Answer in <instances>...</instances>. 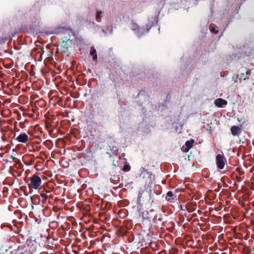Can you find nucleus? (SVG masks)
Here are the masks:
<instances>
[{
    "label": "nucleus",
    "instance_id": "f257e3e1",
    "mask_svg": "<svg viewBox=\"0 0 254 254\" xmlns=\"http://www.w3.org/2000/svg\"><path fill=\"white\" fill-rule=\"evenodd\" d=\"M42 184V180L40 177L36 175L32 176L30 179L28 187L30 189L38 190Z\"/></svg>",
    "mask_w": 254,
    "mask_h": 254
},
{
    "label": "nucleus",
    "instance_id": "f03ea898",
    "mask_svg": "<svg viewBox=\"0 0 254 254\" xmlns=\"http://www.w3.org/2000/svg\"><path fill=\"white\" fill-rule=\"evenodd\" d=\"M130 28L132 30V31H134V33L137 35V36L139 37L147 33L148 31V29L145 30L143 28L139 27L136 24L133 22L131 23Z\"/></svg>",
    "mask_w": 254,
    "mask_h": 254
},
{
    "label": "nucleus",
    "instance_id": "7ed1b4c3",
    "mask_svg": "<svg viewBox=\"0 0 254 254\" xmlns=\"http://www.w3.org/2000/svg\"><path fill=\"white\" fill-rule=\"evenodd\" d=\"M226 162V159L224 155L220 154L216 155V164L217 168L219 169H220V170L223 169L224 168Z\"/></svg>",
    "mask_w": 254,
    "mask_h": 254
},
{
    "label": "nucleus",
    "instance_id": "20e7f679",
    "mask_svg": "<svg viewBox=\"0 0 254 254\" xmlns=\"http://www.w3.org/2000/svg\"><path fill=\"white\" fill-rule=\"evenodd\" d=\"M16 140L21 143H26L28 140V136L25 133L19 134L16 138Z\"/></svg>",
    "mask_w": 254,
    "mask_h": 254
},
{
    "label": "nucleus",
    "instance_id": "39448f33",
    "mask_svg": "<svg viewBox=\"0 0 254 254\" xmlns=\"http://www.w3.org/2000/svg\"><path fill=\"white\" fill-rule=\"evenodd\" d=\"M214 104L218 107H222L223 105L227 104V101L222 98H218L215 101Z\"/></svg>",
    "mask_w": 254,
    "mask_h": 254
},
{
    "label": "nucleus",
    "instance_id": "423d86ee",
    "mask_svg": "<svg viewBox=\"0 0 254 254\" xmlns=\"http://www.w3.org/2000/svg\"><path fill=\"white\" fill-rule=\"evenodd\" d=\"M241 128L238 127L234 126L232 127L231 128L232 134L234 135H238L241 132Z\"/></svg>",
    "mask_w": 254,
    "mask_h": 254
},
{
    "label": "nucleus",
    "instance_id": "0eeeda50",
    "mask_svg": "<svg viewBox=\"0 0 254 254\" xmlns=\"http://www.w3.org/2000/svg\"><path fill=\"white\" fill-rule=\"evenodd\" d=\"M193 143L194 140L193 139H191L190 140H188L186 142L185 145L188 148V150L192 147Z\"/></svg>",
    "mask_w": 254,
    "mask_h": 254
},
{
    "label": "nucleus",
    "instance_id": "6e6552de",
    "mask_svg": "<svg viewBox=\"0 0 254 254\" xmlns=\"http://www.w3.org/2000/svg\"><path fill=\"white\" fill-rule=\"evenodd\" d=\"M96 50H93L90 52V55L91 56H93V60H96L97 58V56L96 55H95Z\"/></svg>",
    "mask_w": 254,
    "mask_h": 254
},
{
    "label": "nucleus",
    "instance_id": "1a4fd4ad",
    "mask_svg": "<svg viewBox=\"0 0 254 254\" xmlns=\"http://www.w3.org/2000/svg\"><path fill=\"white\" fill-rule=\"evenodd\" d=\"M102 13V12L101 11H98L97 12V14H96V18L97 20H99Z\"/></svg>",
    "mask_w": 254,
    "mask_h": 254
},
{
    "label": "nucleus",
    "instance_id": "9d476101",
    "mask_svg": "<svg viewBox=\"0 0 254 254\" xmlns=\"http://www.w3.org/2000/svg\"><path fill=\"white\" fill-rule=\"evenodd\" d=\"M129 169H130L128 165H125L124 167L123 168V170L125 171V172L129 171Z\"/></svg>",
    "mask_w": 254,
    "mask_h": 254
},
{
    "label": "nucleus",
    "instance_id": "9b49d317",
    "mask_svg": "<svg viewBox=\"0 0 254 254\" xmlns=\"http://www.w3.org/2000/svg\"><path fill=\"white\" fill-rule=\"evenodd\" d=\"M174 194L172 191H169L167 193V196L169 197H172Z\"/></svg>",
    "mask_w": 254,
    "mask_h": 254
},
{
    "label": "nucleus",
    "instance_id": "f8f14e48",
    "mask_svg": "<svg viewBox=\"0 0 254 254\" xmlns=\"http://www.w3.org/2000/svg\"><path fill=\"white\" fill-rule=\"evenodd\" d=\"M40 196L42 198H43L44 199H46L48 197V195L46 193H42L40 194Z\"/></svg>",
    "mask_w": 254,
    "mask_h": 254
},
{
    "label": "nucleus",
    "instance_id": "ddd939ff",
    "mask_svg": "<svg viewBox=\"0 0 254 254\" xmlns=\"http://www.w3.org/2000/svg\"><path fill=\"white\" fill-rule=\"evenodd\" d=\"M211 31L213 32L215 34H217L218 33V31L217 30H215L214 28H212L211 29Z\"/></svg>",
    "mask_w": 254,
    "mask_h": 254
},
{
    "label": "nucleus",
    "instance_id": "4468645a",
    "mask_svg": "<svg viewBox=\"0 0 254 254\" xmlns=\"http://www.w3.org/2000/svg\"><path fill=\"white\" fill-rule=\"evenodd\" d=\"M252 143H253V145H254V139H253V142H252Z\"/></svg>",
    "mask_w": 254,
    "mask_h": 254
},
{
    "label": "nucleus",
    "instance_id": "2eb2a0df",
    "mask_svg": "<svg viewBox=\"0 0 254 254\" xmlns=\"http://www.w3.org/2000/svg\"><path fill=\"white\" fill-rule=\"evenodd\" d=\"M248 72H249L248 71H247L246 73H247V74H248Z\"/></svg>",
    "mask_w": 254,
    "mask_h": 254
}]
</instances>
